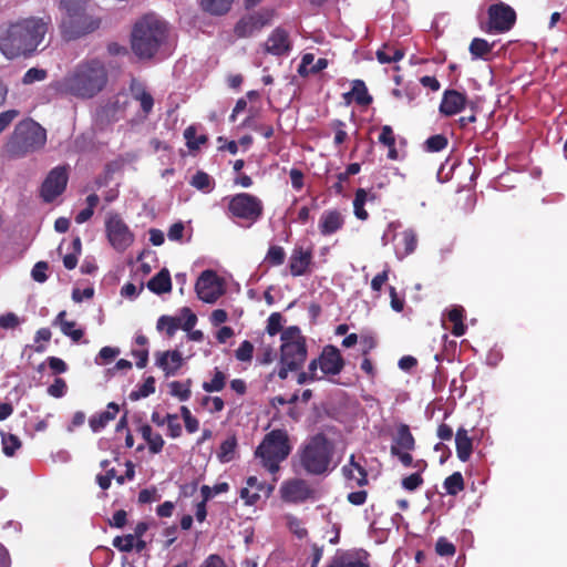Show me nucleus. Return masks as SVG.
Returning <instances> with one entry per match:
<instances>
[{
    "instance_id": "nucleus-1",
    "label": "nucleus",
    "mask_w": 567,
    "mask_h": 567,
    "mask_svg": "<svg viewBox=\"0 0 567 567\" xmlns=\"http://www.w3.org/2000/svg\"><path fill=\"white\" fill-rule=\"evenodd\" d=\"M50 24V17H29L2 27L0 51L8 59L32 54L42 43Z\"/></svg>"
},
{
    "instance_id": "nucleus-2",
    "label": "nucleus",
    "mask_w": 567,
    "mask_h": 567,
    "mask_svg": "<svg viewBox=\"0 0 567 567\" xmlns=\"http://www.w3.org/2000/svg\"><path fill=\"white\" fill-rule=\"evenodd\" d=\"M109 73L105 64L97 60L79 63L61 82V90L79 100H91L107 85Z\"/></svg>"
},
{
    "instance_id": "nucleus-3",
    "label": "nucleus",
    "mask_w": 567,
    "mask_h": 567,
    "mask_svg": "<svg viewBox=\"0 0 567 567\" xmlns=\"http://www.w3.org/2000/svg\"><path fill=\"white\" fill-rule=\"evenodd\" d=\"M168 23L156 13H146L138 18L131 33V48L143 60L154 58L167 42Z\"/></svg>"
},
{
    "instance_id": "nucleus-4",
    "label": "nucleus",
    "mask_w": 567,
    "mask_h": 567,
    "mask_svg": "<svg viewBox=\"0 0 567 567\" xmlns=\"http://www.w3.org/2000/svg\"><path fill=\"white\" fill-rule=\"evenodd\" d=\"M334 446L323 434L309 437L299 449L298 457L302 470L309 475H324L332 471Z\"/></svg>"
},
{
    "instance_id": "nucleus-5",
    "label": "nucleus",
    "mask_w": 567,
    "mask_h": 567,
    "mask_svg": "<svg viewBox=\"0 0 567 567\" xmlns=\"http://www.w3.org/2000/svg\"><path fill=\"white\" fill-rule=\"evenodd\" d=\"M280 352L278 377L285 380L288 372L298 370L307 358L306 341L298 327L291 326L282 331Z\"/></svg>"
},
{
    "instance_id": "nucleus-6",
    "label": "nucleus",
    "mask_w": 567,
    "mask_h": 567,
    "mask_svg": "<svg viewBox=\"0 0 567 567\" xmlns=\"http://www.w3.org/2000/svg\"><path fill=\"white\" fill-rule=\"evenodd\" d=\"M45 141L47 132L42 126L32 120L22 121L16 126L6 151L11 156L21 157L41 148Z\"/></svg>"
},
{
    "instance_id": "nucleus-7",
    "label": "nucleus",
    "mask_w": 567,
    "mask_h": 567,
    "mask_svg": "<svg viewBox=\"0 0 567 567\" xmlns=\"http://www.w3.org/2000/svg\"><path fill=\"white\" fill-rule=\"evenodd\" d=\"M288 433L284 430H272L265 435L257 447L255 455L261 460L262 465L271 473L279 470V464L290 454Z\"/></svg>"
},
{
    "instance_id": "nucleus-8",
    "label": "nucleus",
    "mask_w": 567,
    "mask_h": 567,
    "mask_svg": "<svg viewBox=\"0 0 567 567\" xmlns=\"http://www.w3.org/2000/svg\"><path fill=\"white\" fill-rule=\"evenodd\" d=\"M97 28V22L86 13L85 8L69 9L61 21V33L65 40L79 39Z\"/></svg>"
},
{
    "instance_id": "nucleus-9",
    "label": "nucleus",
    "mask_w": 567,
    "mask_h": 567,
    "mask_svg": "<svg viewBox=\"0 0 567 567\" xmlns=\"http://www.w3.org/2000/svg\"><path fill=\"white\" fill-rule=\"evenodd\" d=\"M105 230L111 246L117 251L126 250L134 241L133 233L117 214H107Z\"/></svg>"
},
{
    "instance_id": "nucleus-10",
    "label": "nucleus",
    "mask_w": 567,
    "mask_h": 567,
    "mask_svg": "<svg viewBox=\"0 0 567 567\" xmlns=\"http://www.w3.org/2000/svg\"><path fill=\"white\" fill-rule=\"evenodd\" d=\"M228 209L233 216L254 223L262 214V203L254 195L240 193L230 197Z\"/></svg>"
},
{
    "instance_id": "nucleus-11",
    "label": "nucleus",
    "mask_w": 567,
    "mask_h": 567,
    "mask_svg": "<svg viewBox=\"0 0 567 567\" xmlns=\"http://www.w3.org/2000/svg\"><path fill=\"white\" fill-rule=\"evenodd\" d=\"M196 293L200 300L207 303L215 302L224 292L223 284L213 270H205L197 279Z\"/></svg>"
},
{
    "instance_id": "nucleus-12",
    "label": "nucleus",
    "mask_w": 567,
    "mask_h": 567,
    "mask_svg": "<svg viewBox=\"0 0 567 567\" xmlns=\"http://www.w3.org/2000/svg\"><path fill=\"white\" fill-rule=\"evenodd\" d=\"M280 496L284 502L299 504L313 498L315 491L302 478H291L280 485Z\"/></svg>"
},
{
    "instance_id": "nucleus-13",
    "label": "nucleus",
    "mask_w": 567,
    "mask_h": 567,
    "mask_svg": "<svg viewBox=\"0 0 567 567\" xmlns=\"http://www.w3.org/2000/svg\"><path fill=\"white\" fill-rule=\"evenodd\" d=\"M491 28L497 32H506L512 29L516 21V13L513 8L503 2L493 4L488 9Z\"/></svg>"
},
{
    "instance_id": "nucleus-14",
    "label": "nucleus",
    "mask_w": 567,
    "mask_h": 567,
    "mask_svg": "<svg viewBox=\"0 0 567 567\" xmlns=\"http://www.w3.org/2000/svg\"><path fill=\"white\" fill-rule=\"evenodd\" d=\"M271 17V12L268 11L246 16L237 22L235 33L239 38L251 37L269 24Z\"/></svg>"
},
{
    "instance_id": "nucleus-15",
    "label": "nucleus",
    "mask_w": 567,
    "mask_h": 567,
    "mask_svg": "<svg viewBox=\"0 0 567 567\" xmlns=\"http://www.w3.org/2000/svg\"><path fill=\"white\" fill-rule=\"evenodd\" d=\"M68 174L65 167L53 168L42 184L41 195L45 202H52L65 188Z\"/></svg>"
},
{
    "instance_id": "nucleus-16",
    "label": "nucleus",
    "mask_w": 567,
    "mask_h": 567,
    "mask_svg": "<svg viewBox=\"0 0 567 567\" xmlns=\"http://www.w3.org/2000/svg\"><path fill=\"white\" fill-rule=\"evenodd\" d=\"M319 365L322 375H336L342 370L344 361L340 351L336 347L327 346L323 348L322 353L319 357Z\"/></svg>"
},
{
    "instance_id": "nucleus-17",
    "label": "nucleus",
    "mask_w": 567,
    "mask_h": 567,
    "mask_svg": "<svg viewBox=\"0 0 567 567\" xmlns=\"http://www.w3.org/2000/svg\"><path fill=\"white\" fill-rule=\"evenodd\" d=\"M155 360L156 365L165 372L166 377L176 375L184 361L178 350L156 352Z\"/></svg>"
},
{
    "instance_id": "nucleus-18",
    "label": "nucleus",
    "mask_w": 567,
    "mask_h": 567,
    "mask_svg": "<svg viewBox=\"0 0 567 567\" xmlns=\"http://www.w3.org/2000/svg\"><path fill=\"white\" fill-rule=\"evenodd\" d=\"M290 48L291 45L288 33L280 28L275 29L265 43L266 52L274 55L287 54L290 51Z\"/></svg>"
},
{
    "instance_id": "nucleus-19",
    "label": "nucleus",
    "mask_w": 567,
    "mask_h": 567,
    "mask_svg": "<svg viewBox=\"0 0 567 567\" xmlns=\"http://www.w3.org/2000/svg\"><path fill=\"white\" fill-rule=\"evenodd\" d=\"M466 103V96L455 90H446L440 105V112L451 116L461 112Z\"/></svg>"
},
{
    "instance_id": "nucleus-20",
    "label": "nucleus",
    "mask_w": 567,
    "mask_h": 567,
    "mask_svg": "<svg viewBox=\"0 0 567 567\" xmlns=\"http://www.w3.org/2000/svg\"><path fill=\"white\" fill-rule=\"evenodd\" d=\"M312 254L302 247H296L290 256L289 267L292 276H302L311 262Z\"/></svg>"
},
{
    "instance_id": "nucleus-21",
    "label": "nucleus",
    "mask_w": 567,
    "mask_h": 567,
    "mask_svg": "<svg viewBox=\"0 0 567 567\" xmlns=\"http://www.w3.org/2000/svg\"><path fill=\"white\" fill-rule=\"evenodd\" d=\"M343 225V218L339 212H324L320 218L319 228L322 235H331Z\"/></svg>"
},
{
    "instance_id": "nucleus-22",
    "label": "nucleus",
    "mask_w": 567,
    "mask_h": 567,
    "mask_svg": "<svg viewBox=\"0 0 567 567\" xmlns=\"http://www.w3.org/2000/svg\"><path fill=\"white\" fill-rule=\"evenodd\" d=\"M456 453L462 462H466L472 453V440L465 429H458L455 435Z\"/></svg>"
},
{
    "instance_id": "nucleus-23",
    "label": "nucleus",
    "mask_w": 567,
    "mask_h": 567,
    "mask_svg": "<svg viewBox=\"0 0 567 567\" xmlns=\"http://www.w3.org/2000/svg\"><path fill=\"white\" fill-rule=\"evenodd\" d=\"M147 288L157 295L171 291L172 282L169 271L167 269H162L147 282Z\"/></svg>"
},
{
    "instance_id": "nucleus-24",
    "label": "nucleus",
    "mask_w": 567,
    "mask_h": 567,
    "mask_svg": "<svg viewBox=\"0 0 567 567\" xmlns=\"http://www.w3.org/2000/svg\"><path fill=\"white\" fill-rule=\"evenodd\" d=\"M117 411H118L117 404L111 402L107 405V411H104L99 415L92 416L90 419V427L92 429V431L99 432L102 429H104L111 420L115 419Z\"/></svg>"
},
{
    "instance_id": "nucleus-25",
    "label": "nucleus",
    "mask_w": 567,
    "mask_h": 567,
    "mask_svg": "<svg viewBox=\"0 0 567 567\" xmlns=\"http://www.w3.org/2000/svg\"><path fill=\"white\" fill-rule=\"evenodd\" d=\"M65 311H61L54 319L53 323L60 327L63 334L70 337L76 342L83 337V330L75 329V322L65 320Z\"/></svg>"
},
{
    "instance_id": "nucleus-26",
    "label": "nucleus",
    "mask_w": 567,
    "mask_h": 567,
    "mask_svg": "<svg viewBox=\"0 0 567 567\" xmlns=\"http://www.w3.org/2000/svg\"><path fill=\"white\" fill-rule=\"evenodd\" d=\"M131 92L133 97L141 103L142 110L147 114L153 109V97L146 92L144 86L141 83L133 82L131 85Z\"/></svg>"
},
{
    "instance_id": "nucleus-27",
    "label": "nucleus",
    "mask_w": 567,
    "mask_h": 567,
    "mask_svg": "<svg viewBox=\"0 0 567 567\" xmlns=\"http://www.w3.org/2000/svg\"><path fill=\"white\" fill-rule=\"evenodd\" d=\"M143 439L147 442L148 449L152 453H159L164 446V440L161 434L154 433L152 427L147 424L140 429Z\"/></svg>"
},
{
    "instance_id": "nucleus-28",
    "label": "nucleus",
    "mask_w": 567,
    "mask_h": 567,
    "mask_svg": "<svg viewBox=\"0 0 567 567\" xmlns=\"http://www.w3.org/2000/svg\"><path fill=\"white\" fill-rule=\"evenodd\" d=\"M403 50L395 48L391 44H384L381 49L377 51V59L382 64L398 62L401 59H403Z\"/></svg>"
},
{
    "instance_id": "nucleus-29",
    "label": "nucleus",
    "mask_w": 567,
    "mask_h": 567,
    "mask_svg": "<svg viewBox=\"0 0 567 567\" xmlns=\"http://www.w3.org/2000/svg\"><path fill=\"white\" fill-rule=\"evenodd\" d=\"M233 0H200V6L204 11L214 14L221 16L230 10Z\"/></svg>"
},
{
    "instance_id": "nucleus-30",
    "label": "nucleus",
    "mask_w": 567,
    "mask_h": 567,
    "mask_svg": "<svg viewBox=\"0 0 567 567\" xmlns=\"http://www.w3.org/2000/svg\"><path fill=\"white\" fill-rule=\"evenodd\" d=\"M394 442L395 444L393 446H398L399 450L410 451L414 449V439L408 425H401L398 429Z\"/></svg>"
},
{
    "instance_id": "nucleus-31",
    "label": "nucleus",
    "mask_w": 567,
    "mask_h": 567,
    "mask_svg": "<svg viewBox=\"0 0 567 567\" xmlns=\"http://www.w3.org/2000/svg\"><path fill=\"white\" fill-rule=\"evenodd\" d=\"M189 184L196 189L210 193L215 186L214 179L205 172H197L190 179Z\"/></svg>"
},
{
    "instance_id": "nucleus-32",
    "label": "nucleus",
    "mask_w": 567,
    "mask_h": 567,
    "mask_svg": "<svg viewBox=\"0 0 567 567\" xmlns=\"http://www.w3.org/2000/svg\"><path fill=\"white\" fill-rule=\"evenodd\" d=\"M237 447V440L235 436L227 437L221 444L217 453L220 462L228 463L234 460Z\"/></svg>"
},
{
    "instance_id": "nucleus-33",
    "label": "nucleus",
    "mask_w": 567,
    "mask_h": 567,
    "mask_svg": "<svg viewBox=\"0 0 567 567\" xmlns=\"http://www.w3.org/2000/svg\"><path fill=\"white\" fill-rule=\"evenodd\" d=\"M348 95H352L357 103L361 105H368L372 101L371 96L368 94L364 82L361 80H354L352 82V90L347 93L346 96Z\"/></svg>"
},
{
    "instance_id": "nucleus-34",
    "label": "nucleus",
    "mask_w": 567,
    "mask_h": 567,
    "mask_svg": "<svg viewBox=\"0 0 567 567\" xmlns=\"http://www.w3.org/2000/svg\"><path fill=\"white\" fill-rule=\"evenodd\" d=\"M1 445L4 455L11 457L14 455L16 451L21 447L22 443L17 435L2 433Z\"/></svg>"
},
{
    "instance_id": "nucleus-35",
    "label": "nucleus",
    "mask_w": 567,
    "mask_h": 567,
    "mask_svg": "<svg viewBox=\"0 0 567 567\" xmlns=\"http://www.w3.org/2000/svg\"><path fill=\"white\" fill-rule=\"evenodd\" d=\"M449 319L453 322L452 333L461 337L465 333V326L463 324V308L455 307L449 311Z\"/></svg>"
},
{
    "instance_id": "nucleus-36",
    "label": "nucleus",
    "mask_w": 567,
    "mask_h": 567,
    "mask_svg": "<svg viewBox=\"0 0 567 567\" xmlns=\"http://www.w3.org/2000/svg\"><path fill=\"white\" fill-rule=\"evenodd\" d=\"M190 384L192 381L188 379L185 382L173 381L169 383L171 394L179 399V401H186L190 396Z\"/></svg>"
},
{
    "instance_id": "nucleus-37",
    "label": "nucleus",
    "mask_w": 567,
    "mask_h": 567,
    "mask_svg": "<svg viewBox=\"0 0 567 567\" xmlns=\"http://www.w3.org/2000/svg\"><path fill=\"white\" fill-rule=\"evenodd\" d=\"M444 488L450 495H456L464 488V480L460 472H455L444 481Z\"/></svg>"
},
{
    "instance_id": "nucleus-38",
    "label": "nucleus",
    "mask_w": 567,
    "mask_h": 567,
    "mask_svg": "<svg viewBox=\"0 0 567 567\" xmlns=\"http://www.w3.org/2000/svg\"><path fill=\"white\" fill-rule=\"evenodd\" d=\"M154 392H155V379L153 377H148V378H146L144 383L141 386H138L137 390L132 391L130 393V399L132 401H137L142 398L148 396L150 394H152Z\"/></svg>"
},
{
    "instance_id": "nucleus-39",
    "label": "nucleus",
    "mask_w": 567,
    "mask_h": 567,
    "mask_svg": "<svg viewBox=\"0 0 567 567\" xmlns=\"http://www.w3.org/2000/svg\"><path fill=\"white\" fill-rule=\"evenodd\" d=\"M403 244H404V252L401 254L396 251V256L401 259L410 254H412L417 244L416 234L412 229H406L402 233Z\"/></svg>"
},
{
    "instance_id": "nucleus-40",
    "label": "nucleus",
    "mask_w": 567,
    "mask_h": 567,
    "mask_svg": "<svg viewBox=\"0 0 567 567\" xmlns=\"http://www.w3.org/2000/svg\"><path fill=\"white\" fill-rule=\"evenodd\" d=\"M200 492L203 501L196 505L195 516L198 522H204L207 515L206 502L213 497V489L208 485H203Z\"/></svg>"
},
{
    "instance_id": "nucleus-41",
    "label": "nucleus",
    "mask_w": 567,
    "mask_h": 567,
    "mask_svg": "<svg viewBox=\"0 0 567 567\" xmlns=\"http://www.w3.org/2000/svg\"><path fill=\"white\" fill-rule=\"evenodd\" d=\"M492 45L484 39L475 38L470 45V52L475 58H482L489 53Z\"/></svg>"
},
{
    "instance_id": "nucleus-42",
    "label": "nucleus",
    "mask_w": 567,
    "mask_h": 567,
    "mask_svg": "<svg viewBox=\"0 0 567 567\" xmlns=\"http://www.w3.org/2000/svg\"><path fill=\"white\" fill-rule=\"evenodd\" d=\"M225 380H226L225 374L221 371L216 370L212 381L210 382H205L203 384V389L206 392H218V391L224 389Z\"/></svg>"
},
{
    "instance_id": "nucleus-43",
    "label": "nucleus",
    "mask_w": 567,
    "mask_h": 567,
    "mask_svg": "<svg viewBox=\"0 0 567 567\" xmlns=\"http://www.w3.org/2000/svg\"><path fill=\"white\" fill-rule=\"evenodd\" d=\"M178 328H179V323L177 322L176 318L162 316L157 321V329L166 330V333L169 337H173Z\"/></svg>"
},
{
    "instance_id": "nucleus-44",
    "label": "nucleus",
    "mask_w": 567,
    "mask_h": 567,
    "mask_svg": "<svg viewBox=\"0 0 567 567\" xmlns=\"http://www.w3.org/2000/svg\"><path fill=\"white\" fill-rule=\"evenodd\" d=\"M48 73L45 70L43 69H38V68H31L29 69L23 78H22V83L23 84H32L34 82H40V81H43L45 78H47Z\"/></svg>"
},
{
    "instance_id": "nucleus-45",
    "label": "nucleus",
    "mask_w": 567,
    "mask_h": 567,
    "mask_svg": "<svg viewBox=\"0 0 567 567\" xmlns=\"http://www.w3.org/2000/svg\"><path fill=\"white\" fill-rule=\"evenodd\" d=\"M447 145V138L441 134L429 137L425 142L426 150L430 152H440Z\"/></svg>"
},
{
    "instance_id": "nucleus-46",
    "label": "nucleus",
    "mask_w": 567,
    "mask_h": 567,
    "mask_svg": "<svg viewBox=\"0 0 567 567\" xmlns=\"http://www.w3.org/2000/svg\"><path fill=\"white\" fill-rule=\"evenodd\" d=\"M134 535L117 536L113 539V546L121 551H131L134 548Z\"/></svg>"
},
{
    "instance_id": "nucleus-47",
    "label": "nucleus",
    "mask_w": 567,
    "mask_h": 567,
    "mask_svg": "<svg viewBox=\"0 0 567 567\" xmlns=\"http://www.w3.org/2000/svg\"><path fill=\"white\" fill-rule=\"evenodd\" d=\"M24 320L19 318L13 312H8L0 316V327L2 329H14L20 326Z\"/></svg>"
},
{
    "instance_id": "nucleus-48",
    "label": "nucleus",
    "mask_w": 567,
    "mask_h": 567,
    "mask_svg": "<svg viewBox=\"0 0 567 567\" xmlns=\"http://www.w3.org/2000/svg\"><path fill=\"white\" fill-rule=\"evenodd\" d=\"M254 346L250 341H244L236 350V358L239 361L248 362L252 359Z\"/></svg>"
},
{
    "instance_id": "nucleus-49",
    "label": "nucleus",
    "mask_w": 567,
    "mask_h": 567,
    "mask_svg": "<svg viewBox=\"0 0 567 567\" xmlns=\"http://www.w3.org/2000/svg\"><path fill=\"white\" fill-rule=\"evenodd\" d=\"M183 320V323L179 324L184 330L189 331L197 322V317L192 312L189 308H183L182 316L177 319L179 323Z\"/></svg>"
},
{
    "instance_id": "nucleus-50",
    "label": "nucleus",
    "mask_w": 567,
    "mask_h": 567,
    "mask_svg": "<svg viewBox=\"0 0 567 567\" xmlns=\"http://www.w3.org/2000/svg\"><path fill=\"white\" fill-rule=\"evenodd\" d=\"M285 250L280 246H271L267 252V260L275 266H279L285 260Z\"/></svg>"
},
{
    "instance_id": "nucleus-51",
    "label": "nucleus",
    "mask_w": 567,
    "mask_h": 567,
    "mask_svg": "<svg viewBox=\"0 0 567 567\" xmlns=\"http://www.w3.org/2000/svg\"><path fill=\"white\" fill-rule=\"evenodd\" d=\"M118 353H120V350L117 348L103 347L100 350L99 355L95 359V362L97 364L107 363V362L112 361Z\"/></svg>"
},
{
    "instance_id": "nucleus-52",
    "label": "nucleus",
    "mask_w": 567,
    "mask_h": 567,
    "mask_svg": "<svg viewBox=\"0 0 567 567\" xmlns=\"http://www.w3.org/2000/svg\"><path fill=\"white\" fill-rule=\"evenodd\" d=\"M66 383L63 379L56 378L48 388V393L53 398H62L66 393Z\"/></svg>"
},
{
    "instance_id": "nucleus-53",
    "label": "nucleus",
    "mask_w": 567,
    "mask_h": 567,
    "mask_svg": "<svg viewBox=\"0 0 567 567\" xmlns=\"http://www.w3.org/2000/svg\"><path fill=\"white\" fill-rule=\"evenodd\" d=\"M435 549L440 556H453L455 554V546L444 537L437 539Z\"/></svg>"
},
{
    "instance_id": "nucleus-54",
    "label": "nucleus",
    "mask_w": 567,
    "mask_h": 567,
    "mask_svg": "<svg viewBox=\"0 0 567 567\" xmlns=\"http://www.w3.org/2000/svg\"><path fill=\"white\" fill-rule=\"evenodd\" d=\"M166 423L169 435L175 439L178 437L182 434V426L178 422V416L176 414H167L166 415Z\"/></svg>"
},
{
    "instance_id": "nucleus-55",
    "label": "nucleus",
    "mask_w": 567,
    "mask_h": 567,
    "mask_svg": "<svg viewBox=\"0 0 567 567\" xmlns=\"http://www.w3.org/2000/svg\"><path fill=\"white\" fill-rule=\"evenodd\" d=\"M346 466H351V468H355L358 473L357 485L363 486L368 483L367 472L359 463L355 462V457L353 454L350 456L349 464H347Z\"/></svg>"
},
{
    "instance_id": "nucleus-56",
    "label": "nucleus",
    "mask_w": 567,
    "mask_h": 567,
    "mask_svg": "<svg viewBox=\"0 0 567 567\" xmlns=\"http://www.w3.org/2000/svg\"><path fill=\"white\" fill-rule=\"evenodd\" d=\"M48 264L45 261L37 262L31 271L33 280L38 282H44L47 280Z\"/></svg>"
},
{
    "instance_id": "nucleus-57",
    "label": "nucleus",
    "mask_w": 567,
    "mask_h": 567,
    "mask_svg": "<svg viewBox=\"0 0 567 567\" xmlns=\"http://www.w3.org/2000/svg\"><path fill=\"white\" fill-rule=\"evenodd\" d=\"M281 320H282V317L278 312L271 313L269 316L268 323H267V332L270 336H275V334H277L280 331V329H281Z\"/></svg>"
},
{
    "instance_id": "nucleus-58",
    "label": "nucleus",
    "mask_w": 567,
    "mask_h": 567,
    "mask_svg": "<svg viewBox=\"0 0 567 567\" xmlns=\"http://www.w3.org/2000/svg\"><path fill=\"white\" fill-rule=\"evenodd\" d=\"M18 115L19 111L17 110H8L0 113V133H2Z\"/></svg>"
},
{
    "instance_id": "nucleus-59",
    "label": "nucleus",
    "mask_w": 567,
    "mask_h": 567,
    "mask_svg": "<svg viewBox=\"0 0 567 567\" xmlns=\"http://www.w3.org/2000/svg\"><path fill=\"white\" fill-rule=\"evenodd\" d=\"M422 482L423 480L421 475L419 473H414L403 478L402 486L408 491H414L422 484Z\"/></svg>"
},
{
    "instance_id": "nucleus-60",
    "label": "nucleus",
    "mask_w": 567,
    "mask_h": 567,
    "mask_svg": "<svg viewBox=\"0 0 567 567\" xmlns=\"http://www.w3.org/2000/svg\"><path fill=\"white\" fill-rule=\"evenodd\" d=\"M379 141L388 147H393L395 144V138L392 128L389 125H384L382 127L381 134L379 136Z\"/></svg>"
},
{
    "instance_id": "nucleus-61",
    "label": "nucleus",
    "mask_w": 567,
    "mask_h": 567,
    "mask_svg": "<svg viewBox=\"0 0 567 567\" xmlns=\"http://www.w3.org/2000/svg\"><path fill=\"white\" fill-rule=\"evenodd\" d=\"M240 497L245 501L246 505H254L260 498V494L249 487H244L240 491Z\"/></svg>"
},
{
    "instance_id": "nucleus-62",
    "label": "nucleus",
    "mask_w": 567,
    "mask_h": 567,
    "mask_svg": "<svg viewBox=\"0 0 567 567\" xmlns=\"http://www.w3.org/2000/svg\"><path fill=\"white\" fill-rule=\"evenodd\" d=\"M315 63V55L311 54V53H306L303 56H302V60H301V63L298 68V73L301 75V76H306L309 74V70H310V66L313 65Z\"/></svg>"
},
{
    "instance_id": "nucleus-63",
    "label": "nucleus",
    "mask_w": 567,
    "mask_h": 567,
    "mask_svg": "<svg viewBox=\"0 0 567 567\" xmlns=\"http://www.w3.org/2000/svg\"><path fill=\"white\" fill-rule=\"evenodd\" d=\"M330 567H368V566L360 560L341 558V559L334 560Z\"/></svg>"
},
{
    "instance_id": "nucleus-64",
    "label": "nucleus",
    "mask_w": 567,
    "mask_h": 567,
    "mask_svg": "<svg viewBox=\"0 0 567 567\" xmlns=\"http://www.w3.org/2000/svg\"><path fill=\"white\" fill-rule=\"evenodd\" d=\"M199 567H226V565L220 556L209 555Z\"/></svg>"
}]
</instances>
